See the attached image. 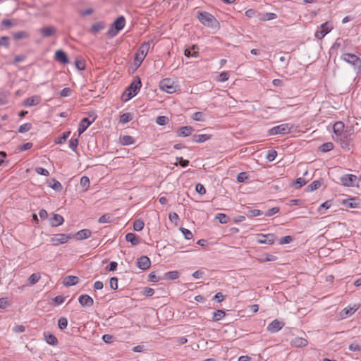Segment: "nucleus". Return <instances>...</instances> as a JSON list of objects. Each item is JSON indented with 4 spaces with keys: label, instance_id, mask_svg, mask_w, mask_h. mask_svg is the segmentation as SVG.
Instances as JSON below:
<instances>
[{
    "label": "nucleus",
    "instance_id": "f257e3e1",
    "mask_svg": "<svg viewBox=\"0 0 361 361\" xmlns=\"http://www.w3.org/2000/svg\"><path fill=\"white\" fill-rule=\"evenodd\" d=\"M141 87V81L140 79L134 80L126 92L122 95L123 101H128L135 96Z\"/></svg>",
    "mask_w": 361,
    "mask_h": 361
},
{
    "label": "nucleus",
    "instance_id": "f03ea898",
    "mask_svg": "<svg viewBox=\"0 0 361 361\" xmlns=\"http://www.w3.org/2000/svg\"><path fill=\"white\" fill-rule=\"evenodd\" d=\"M149 47L150 44L149 42H145L140 46L138 51L135 54L134 64L137 67H139L145 59L149 51Z\"/></svg>",
    "mask_w": 361,
    "mask_h": 361
},
{
    "label": "nucleus",
    "instance_id": "7ed1b4c3",
    "mask_svg": "<svg viewBox=\"0 0 361 361\" xmlns=\"http://www.w3.org/2000/svg\"><path fill=\"white\" fill-rule=\"evenodd\" d=\"M199 20L205 26L214 27L217 25V20L207 12H200L197 16Z\"/></svg>",
    "mask_w": 361,
    "mask_h": 361
},
{
    "label": "nucleus",
    "instance_id": "20e7f679",
    "mask_svg": "<svg viewBox=\"0 0 361 361\" xmlns=\"http://www.w3.org/2000/svg\"><path fill=\"white\" fill-rule=\"evenodd\" d=\"M293 126L289 123H283L271 128L269 130L270 135H284L289 133L293 129Z\"/></svg>",
    "mask_w": 361,
    "mask_h": 361
},
{
    "label": "nucleus",
    "instance_id": "39448f33",
    "mask_svg": "<svg viewBox=\"0 0 361 361\" xmlns=\"http://www.w3.org/2000/svg\"><path fill=\"white\" fill-rule=\"evenodd\" d=\"M334 28V25L330 22H326L320 25L314 33V36L318 39H322L330 32Z\"/></svg>",
    "mask_w": 361,
    "mask_h": 361
},
{
    "label": "nucleus",
    "instance_id": "423d86ee",
    "mask_svg": "<svg viewBox=\"0 0 361 361\" xmlns=\"http://www.w3.org/2000/svg\"><path fill=\"white\" fill-rule=\"evenodd\" d=\"M126 20L124 17L120 16L118 17L115 22L114 23L113 27H111L108 31V35L109 37H113L117 35L118 31L122 30L125 26Z\"/></svg>",
    "mask_w": 361,
    "mask_h": 361
},
{
    "label": "nucleus",
    "instance_id": "0eeeda50",
    "mask_svg": "<svg viewBox=\"0 0 361 361\" xmlns=\"http://www.w3.org/2000/svg\"><path fill=\"white\" fill-rule=\"evenodd\" d=\"M341 59L353 66L355 68H361V60L353 54L344 53L341 55Z\"/></svg>",
    "mask_w": 361,
    "mask_h": 361
},
{
    "label": "nucleus",
    "instance_id": "6e6552de",
    "mask_svg": "<svg viewBox=\"0 0 361 361\" xmlns=\"http://www.w3.org/2000/svg\"><path fill=\"white\" fill-rule=\"evenodd\" d=\"M160 88L167 93H173L177 90L176 82L171 78H165L160 82Z\"/></svg>",
    "mask_w": 361,
    "mask_h": 361
},
{
    "label": "nucleus",
    "instance_id": "1a4fd4ad",
    "mask_svg": "<svg viewBox=\"0 0 361 361\" xmlns=\"http://www.w3.org/2000/svg\"><path fill=\"white\" fill-rule=\"evenodd\" d=\"M71 234H65V233H59L53 235L50 238V242L54 246H58L61 244H65L68 243L71 239Z\"/></svg>",
    "mask_w": 361,
    "mask_h": 361
},
{
    "label": "nucleus",
    "instance_id": "9d476101",
    "mask_svg": "<svg viewBox=\"0 0 361 361\" xmlns=\"http://www.w3.org/2000/svg\"><path fill=\"white\" fill-rule=\"evenodd\" d=\"M341 184L346 187L357 185V177L353 174H345L341 178Z\"/></svg>",
    "mask_w": 361,
    "mask_h": 361
},
{
    "label": "nucleus",
    "instance_id": "9b49d317",
    "mask_svg": "<svg viewBox=\"0 0 361 361\" xmlns=\"http://www.w3.org/2000/svg\"><path fill=\"white\" fill-rule=\"evenodd\" d=\"M275 235L273 233L268 234H257V240L260 244L272 245L275 241Z\"/></svg>",
    "mask_w": 361,
    "mask_h": 361
},
{
    "label": "nucleus",
    "instance_id": "f8f14e48",
    "mask_svg": "<svg viewBox=\"0 0 361 361\" xmlns=\"http://www.w3.org/2000/svg\"><path fill=\"white\" fill-rule=\"evenodd\" d=\"M359 305H354L351 307H347L343 309L338 314L340 319H344L353 315L359 308Z\"/></svg>",
    "mask_w": 361,
    "mask_h": 361
},
{
    "label": "nucleus",
    "instance_id": "ddd939ff",
    "mask_svg": "<svg viewBox=\"0 0 361 361\" xmlns=\"http://www.w3.org/2000/svg\"><path fill=\"white\" fill-rule=\"evenodd\" d=\"M96 118L95 116H93L92 120H89L87 118H84L80 121L78 126V134L80 135L83 132L86 130V129L94 121Z\"/></svg>",
    "mask_w": 361,
    "mask_h": 361
},
{
    "label": "nucleus",
    "instance_id": "4468645a",
    "mask_svg": "<svg viewBox=\"0 0 361 361\" xmlns=\"http://www.w3.org/2000/svg\"><path fill=\"white\" fill-rule=\"evenodd\" d=\"M284 326V323L278 319L271 322L267 326V331L271 333H276L280 331Z\"/></svg>",
    "mask_w": 361,
    "mask_h": 361
},
{
    "label": "nucleus",
    "instance_id": "2eb2a0df",
    "mask_svg": "<svg viewBox=\"0 0 361 361\" xmlns=\"http://www.w3.org/2000/svg\"><path fill=\"white\" fill-rule=\"evenodd\" d=\"M360 204L359 199L353 197L342 201V204L347 208H357Z\"/></svg>",
    "mask_w": 361,
    "mask_h": 361
},
{
    "label": "nucleus",
    "instance_id": "dca6fc26",
    "mask_svg": "<svg viewBox=\"0 0 361 361\" xmlns=\"http://www.w3.org/2000/svg\"><path fill=\"white\" fill-rule=\"evenodd\" d=\"M137 267L142 270L147 269L151 264V262L149 257L142 256L137 259Z\"/></svg>",
    "mask_w": 361,
    "mask_h": 361
},
{
    "label": "nucleus",
    "instance_id": "f3484780",
    "mask_svg": "<svg viewBox=\"0 0 361 361\" xmlns=\"http://www.w3.org/2000/svg\"><path fill=\"white\" fill-rule=\"evenodd\" d=\"M290 345L295 348H303L308 345V341L304 338L297 337L291 341Z\"/></svg>",
    "mask_w": 361,
    "mask_h": 361
},
{
    "label": "nucleus",
    "instance_id": "a211bd4d",
    "mask_svg": "<svg viewBox=\"0 0 361 361\" xmlns=\"http://www.w3.org/2000/svg\"><path fill=\"white\" fill-rule=\"evenodd\" d=\"M78 301L81 305L86 307L92 306L94 302L93 299L90 295L86 294L81 295L78 298Z\"/></svg>",
    "mask_w": 361,
    "mask_h": 361
},
{
    "label": "nucleus",
    "instance_id": "6ab92c4d",
    "mask_svg": "<svg viewBox=\"0 0 361 361\" xmlns=\"http://www.w3.org/2000/svg\"><path fill=\"white\" fill-rule=\"evenodd\" d=\"M41 102L39 96L35 95L25 99L23 102V104L26 106H32L38 104Z\"/></svg>",
    "mask_w": 361,
    "mask_h": 361
},
{
    "label": "nucleus",
    "instance_id": "aec40b11",
    "mask_svg": "<svg viewBox=\"0 0 361 361\" xmlns=\"http://www.w3.org/2000/svg\"><path fill=\"white\" fill-rule=\"evenodd\" d=\"M64 219L62 216L58 214H54L49 219L51 226L56 227L63 224Z\"/></svg>",
    "mask_w": 361,
    "mask_h": 361
},
{
    "label": "nucleus",
    "instance_id": "412c9836",
    "mask_svg": "<svg viewBox=\"0 0 361 361\" xmlns=\"http://www.w3.org/2000/svg\"><path fill=\"white\" fill-rule=\"evenodd\" d=\"M39 32L44 37H48L56 33V28L53 26L44 27L39 30Z\"/></svg>",
    "mask_w": 361,
    "mask_h": 361
},
{
    "label": "nucleus",
    "instance_id": "4be33fe9",
    "mask_svg": "<svg viewBox=\"0 0 361 361\" xmlns=\"http://www.w3.org/2000/svg\"><path fill=\"white\" fill-rule=\"evenodd\" d=\"M55 59L63 64H66L68 63V59L66 53L62 50H57L55 52Z\"/></svg>",
    "mask_w": 361,
    "mask_h": 361
},
{
    "label": "nucleus",
    "instance_id": "5701e85b",
    "mask_svg": "<svg viewBox=\"0 0 361 361\" xmlns=\"http://www.w3.org/2000/svg\"><path fill=\"white\" fill-rule=\"evenodd\" d=\"M193 131V128L191 126H184L180 128L177 131V135L178 137H187L189 136Z\"/></svg>",
    "mask_w": 361,
    "mask_h": 361
},
{
    "label": "nucleus",
    "instance_id": "b1692460",
    "mask_svg": "<svg viewBox=\"0 0 361 361\" xmlns=\"http://www.w3.org/2000/svg\"><path fill=\"white\" fill-rule=\"evenodd\" d=\"M79 282V279L75 276H68L63 279V283L66 286L76 285Z\"/></svg>",
    "mask_w": 361,
    "mask_h": 361
},
{
    "label": "nucleus",
    "instance_id": "393cba45",
    "mask_svg": "<svg viewBox=\"0 0 361 361\" xmlns=\"http://www.w3.org/2000/svg\"><path fill=\"white\" fill-rule=\"evenodd\" d=\"M184 54L186 57H197L198 56V48L196 45H193L191 47L186 49L184 51Z\"/></svg>",
    "mask_w": 361,
    "mask_h": 361
},
{
    "label": "nucleus",
    "instance_id": "a878e982",
    "mask_svg": "<svg viewBox=\"0 0 361 361\" xmlns=\"http://www.w3.org/2000/svg\"><path fill=\"white\" fill-rule=\"evenodd\" d=\"M44 336L46 342L48 344L55 345L58 343V340L54 334H50L49 332H44Z\"/></svg>",
    "mask_w": 361,
    "mask_h": 361
},
{
    "label": "nucleus",
    "instance_id": "bb28decb",
    "mask_svg": "<svg viewBox=\"0 0 361 361\" xmlns=\"http://www.w3.org/2000/svg\"><path fill=\"white\" fill-rule=\"evenodd\" d=\"M211 135L208 134L194 135L192 136V140L197 143H202L211 138Z\"/></svg>",
    "mask_w": 361,
    "mask_h": 361
},
{
    "label": "nucleus",
    "instance_id": "cd10ccee",
    "mask_svg": "<svg viewBox=\"0 0 361 361\" xmlns=\"http://www.w3.org/2000/svg\"><path fill=\"white\" fill-rule=\"evenodd\" d=\"M91 235V231L89 229H82L76 233V237L78 240L87 239Z\"/></svg>",
    "mask_w": 361,
    "mask_h": 361
},
{
    "label": "nucleus",
    "instance_id": "c85d7f7f",
    "mask_svg": "<svg viewBox=\"0 0 361 361\" xmlns=\"http://www.w3.org/2000/svg\"><path fill=\"white\" fill-rule=\"evenodd\" d=\"M307 183V180H306L304 178H298L295 180L293 182L291 185L298 189L302 186H304Z\"/></svg>",
    "mask_w": 361,
    "mask_h": 361
},
{
    "label": "nucleus",
    "instance_id": "c756f323",
    "mask_svg": "<svg viewBox=\"0 0 361 361\" xmlns=\"http://www.w3.org/2000/svg\"><path fill=\"white\" fill-rule=\"evenodd\" d=\"M226 316V312L222 310H218L213 313L212 319L214 322H218Z\"/></svg>",
    "mask_w": 361,
    "mask_h": 361
},
{
    "label": "nucleus",
    "instance_id": "7c9ffc66",
    "mask_svg": "<svg viewBox=\"0 0 361 361\" xmlns=\"http://www.w3.org/2000/svg\"><path fill=\"white\" fill-rule=\"evenodd\" d=\"M120 142L123 145H129L133 144L135 140L130 135H123L120 137Z\"/></svg>",
    "mask_w": 361,
    "mask_h": 361
},
{
    "label": "nucleus",
    "instance_id": "2f4dec72",
    "mask_svg": "<svg viewBox=\"0 0 361 361\" xmlns=\"http://www.w3.org/2000/svg\"><path fill=\"white\" fill-rule=\"evenodd\" d=\"M322 185V181L321 180H314L311 184H310L307 188V192H312L318 189Z\"/></svg>",
    "mask_w": 361,
    "mask_h": 361
},
{
    "label": "nucleus",
    "instance_id": "473e14b6",
    "mask_svg": "<svg viewBox=\"0 0 361 361\" xmlns=\"http://www.w3.org/2000/svg\"><path fill=\"white\" fill-rule=\"evenodd\" d=\"M126 240L130 243L133 245H136L139 243V240L136 235L133 233H129L126 235Z\"/></svg>",
    "mask_w": 361,
    "mask_h": 361
},
{
    "label": "nucleus",
    "instance_id": "72a5a7b5",
    "mask_svg": "<svg viewBox=\"0 0 361 361\" xmlns=\"http://www.w3.org/2000/svg\"><path fill=\"white\" fill-rule=\"evenodd\" d=\"M104 27V26L102 23H96L92 25L91 32L94 34H96L99 32L100 30H103Z\"/></svg>",
    "mask_w": 361,
    "mask_h": 361
},
{
    "label": "nucleus",
    "instance_id": "f704fd0d",
    "mask_svg": "<svg viewBox=\"0 0 361 361\" xmlns=\"http://www.w3.org/2000/svg\"><path fill=\"white\" fill-rule=\"evenodd\" d=\"M216 219H217L219 222L221 224H226L228 222L230 219L225 214L220 213L216 214Z\"/></svg>",
    "mask_w": 361,
    "mask_h": 361
},
{
    "label": "nucleus",
    "instance_id": "c9c22d12",
    "mask_svg": "<svg viewBox=\"0 0 361 361\" xmlns=\"http://www.w3.org/2000/svg\"><path fill=\"white\" fill-rule=\"evenodd\" d=\"M144 225H145V224H144L143 221H142L140 219H137L134 221L133 229L136 231H140L141 230L143 229Z\"/></svg>",
    "mask_w": 361,
    "mask_h": 361
},
{
    "label": "nucleus",
    "instance_id": "e433bc0d",
    "mask_svg": "<svg viewBox=\"0 0 361 361\" xmlns=\"http://www.w3.org/2000/svg\"><path fill=\"white\" fill-rule=\"evenodd\" d=\"M334 145L332 142H326L321 145L320 150L322 152H327L333 149Z\"/></svg>",
    "mask_w": 361,
    "mask_h": 361
},
{
    "label": "nucleus",
    "instance_id": "4c0bfd02",
    "mask_svg": "<svg viewBox=\"0 0 361 361\" xmlns=\"http://www.w3.org/2000/svg\"><path fill=\"white\" fill-rule=\"evenodd\" d=\"M70 134H71L70 131L63 133L61 136L59 137L56 140L55 143L56 144H62V143H63L68 139V137H69Z\"/></svg>",
    "mask_w": 361,
    "mask_h": 361
},
{
    "label": "nucleus",
    "instance_id": "58836bf2",
    "mask_svg": "<svg viewBox=\"0 0 361 361\" xmlns=\"http://www.w3.org/2000/svg\"><path fill=\"white\" fill-rule=\"evenodd\" d=\"M58 326L61 330L65 329L68 326V320L65 317H60L58 320Z\"/></svg>",
    "mask_w": 361,
    "mask_h": 361
},
{
    "label": "nucleus",
    "instance_id": "ea45409f",
    "mask_svg": "<svg viewBox=\"0 0 361 361\" xmlns=\"http://www.w3.org/2000/svg\"><path fill=\"white\" fill-rule=\"evenodd\" d=\"M32 128V124L30 123H26L21 125L19 127L18 132L20 133H24L29 131Z\"/></svg>",
    "mask_w": 361,
    "mask_h": 361
},
{
    "label": "nucleus",
    "instance_id": "a19ab883",
    "mask_svg": "<svg viewBox=\"0 0 361 361\" xmlns=\"http://www.w3.org/2000/svg\"><path fill=\"white\" fill-rule=\"evenodd\" d=\"M40 276L39 274H32L30 276L28 281L31 285H34L39 281Z\"/></svg>",
    "mask_w": 361,
    "mask_h": 361
},
{
    "label": "nucleus",
    "instance_id": "79ce46f5",
    "mask_svg": "<svg viewBox=\"0 0 361 361\" xmlns=\"http://www.w3.org/2000/svg\"><path fill=\"white\" fill-rule=\"evenodd\" d=\"M180 230L181 233H183V235H184L185 239L190 240V239L192 238L193 235L190 231H189L188 229H186L185 228H180Z\"/></svg>",
    "mask_w": 361,
    "mask_h": 361
},
{
    "label": "nucleus",
    "instance_id": "37998d69",
    "mask_svg": "<svg viewBox=\"0 0 361 361\" xmlns=\"http://www.w3.org/2000/svg\"><path fill=\"white\" fill-rule=\"evenodd\" d=\"M333 129L336 134H339L343 129V124L341 122H337L334 125Z\"/></svg>",
    "mask_w": 361,
    "mask_h": 361
},
{
    "label": "nucleus",
    "instance_id": "c03bdc74",
    "mask_svg": "<svg viewBox=\"0 0 361 361\" xmlns=\"http://www.w3.org/2000/svg\"><path fill=\"white\" fill-rule=\"evenodd\" d=\"M132 119V116L129 113L123 114L120 117V122L122 123H126Z\"/></svg>",
    "mask_w": 361,
    "mask_h": 361
},
{
    "label": "nucleus",
    "instance_id": "a18cd8bd",
    "mask_svg": "<svg viewBox=\"0 0 361 361\" xmlns=\"http://www.w3.org/2000/svg\"><path fill=\"white\" fill-rule=\"evenodd\" d=\"M156 122L160 126H164L169 122V118L166 116H160L157 118Z\"/></svg>",
    "mask_w": 361,
    "mask_h": 361
},
{
    "label": "nucleus",
    "instance_id": "49530a36",
    "mask_svg": "<svg viewBox=\"0 0 361 361\" xmlns=\"http://www.w3.org/2000/svg\"><path fill=\"white\" fill-rule=\"evenodd\" d=\"M192 118L197 121H202L204 120V114L202 112H195L192 115Z\"/></svg>",
    "mask_w": 361,
    "mask_h": 361
},
{
    "label": "nucleus",
    "instance_id": "de8ad7c7",
    "mask_svg": "<svg viewBox=\"0 0 361 361\" xmlns=\"http://www.w3.org/2000/svg\"><path fill=\"white\" fill-rule=\"evenodd\" d=\"M80 185L87 190L90 186V179L87 176H82L80 179Z\"/></svg>",
    "mask_w": 361,
    "mask_h": 361
},
{
    "label": "nucleus",
    "instance_id": "09e8293b",
    "mask_svg": "<svg viewBox=\"0 0 361 361\" xmlns=\"http://www.w3.org/2000/svg\"><path fill=\"white\" fill-rule=\"evenodd\" d=\"M13 37L16 39H20L28 37V34L25 31H20L15 33L13 35Z\"/></svg>",
    "mask_w": 361,
    "mask_h": 361
},
{
    "label": "nucleus",
    "instance_id": "8fccbe9b",
    "mask_svg": "<svg viewBox=\"0 0 361 361\" xmlns=\"http://www.w3.org/2000/svg\"><path fill=\"white\" fill-rule=\"evenodd\" d=\"M277 156V152L276 150H269L267 154V159L269 161H274Z\"/></svg>",
    "mask_w": 361,
    "mask_h": 361
},
{
    "label": "nucleus",
    "instance_id": "3c124183",
    "mask_svg": "<svg viewBox=\"0 0 361 361\" xmlns=\"http://www.w3.org/2000/svg\"><path fill=\"white\" fill-rule=\"evenodd\" d=\"M168 279L173 280L178 277V272L176 271H169L165 274Z\"/></svg>",
    "mask_w": 361,
    "mask_h": 361
},
{
    "label": "nucleus",
    "instance_id": "603ef678",
    "mask_svg": "<svg viewBox=\"0 0 361 361\" xmlns=\"http://www.w3.org/2000/svg\"><path fill=\"white\" fill-rule=\"evenodd\" d=\"M229 78V74L227 72H222L219 74L218 81L219 82H226Z\"/></svg>",
    "mask_w": 361,
    "mask_h": 361
},
{
    "label": "nucleus",
    "instance_id": "864d4df0",
    "mask_svg": "<svg viewBox=\"0 0 361 361\" xmlns=\"http://www.w3.org/2000/svg\"><path fill=\"white\" fill-rule=\"evenodd\" d=\"M247 178H248V176L245 172H241V173H238V175L237 176V180L239 183L245 182L246 180H247Z\"/></svg>",
    "mask_w": 361,
    "mask_h": 361
},
{
    "label": "nucleus",
    "instance_id": "5fc2aeb1",
    "mask_svg": "<svg viewBox=\"0 0 361 361\" xmlns=\"http://www.w3.org/2000/svg\"><path fill=\"white\" fill-rule=\"evenodd\" d=\"M110 287L113 290L118 288V279L116 277H112L109 281Z\"/></svg>",
    "mask_w": 361,
    "mask_h": 361
},
{
    "label": "nucleus",
    "instance_id": "6e6d98bb",
    "mask_svg": "<svg viewBox=\"0 0 361 361\" xmlns=\"http://www.w3.org/2000/svg\"><path fill=\"white\" fill-rule=\"evenodd\" d=\"M35 171L37 173L39 174V175H43L44 176H49V171L42 168V167H37L35 169Z\"/></svg>",
    "mask_w": 361,
    "mask_h": 361
},
{
    "label": "nucleus",
    "instance_id": "4d7b16f0",
    "mask_svg": "<svg viewBox=\"0 0 361 361\" xmlns=\"http://www.w3.org/2000/svg\"><path fill=\"white\" fill-rule=\"evenodd\" d=\"M349 350L354 352H360L361 351V345L355 343H351L349 345Z\"/></svg>",
    "mask_w": 361,
    "mask_h": 361
},
{
    "label": "nucleus",
    "instance_id": "13d9d810",
    "mask_svg": "<svg viewBox=\"0 0 361 361\" xmlns=\"http://www.w3.org/2000/svg\"><path fill=\"white\" fill-rule=\"evenodd\" d=\"M195 190L200 195H204L206 193V189L201 183H197L196 185Z\"/></svg>",
    "mask_w": 361,
    "mask_h": 361
},
{
    "label": "nucleus",
    "instance_id": "bf43d9fd",
    "mask_svg": "<svg viewBox=\"0 0 361 361\" xmlns=\"http://www.w3.org/2000/svg\"><path fill=\"white\" fill-rule=\"evenodd\" d=\"M276 18V14L273 13H266L264 14L263 17L261 18L262 20H269L274 19Z\"/></svg>",
    "mask_w": 361,
    "mask_h": 361
},
{
    "label": "nucleus",
    "instance_id": "052dcab7",
    "mask_svg": "<svg viewBox=\"0 0 361 361\" xmlns=\"http://www.w3.org/2000/svg\"><path fill=\"white\" fill-rule=\"evenodd\" d=\"M25 330V328L24 326L20 324H16L13 328V331L16 333H22L24 332Z\"/></svg>",
    "mask_w": 361,
    "mask_h": 361
},
{
    "label": "nucleus",
    "instance_id": "680f3d73",
    "mask_svg": "<svg viewBox=\"0 0 361 361\" xmlns=\"http://www.w3.org/2000/svg\"><path fill=\"white\" fill-rule=\"evenodd\" d=\"M149 281L151 282H157L160 280V278L157 276L155 272H151L149 276Z\"/></svg>",
    "mask_w": 361,
    "mask_h": 361
},
{
    "label": "nucleus",
    "instance_id": "e2e57ef3",
    "mask_svg": "<svg viewBox=\"0 0 361 361\" xmlns=\"http://www.w3.org/2000/svg\"><path fill=\"white\" fill-rule=\"evenodd\" d=\"M279 212V207H273L267 212L266 216H273V215L277 214Z\"/></svg>",
    "mask_w": 361,
    "mask_h": 361
},
{
    "label": "nucleus",
    "instance_id": "0e129e2a",
    "mask_svg": "<svg viewBox=\"0 0 361 361\" xmlns=\"http://www.w3.org/2000/svg\"><path fill=\"white\" fill-rule=\"evenodd\" d=\"M78 145V139H71L69 142V147L71 148L73 151H75L77 148V146Z\"/></svg>",
    "mask_w": 361,
    "mask_h": 361
},
{
    "label": "nucleus",
    "instance_id": "69168bd1",
    "mask_svg": "<svg viewBox=\"0 0 361 361\" xmlns=\"http://www.w3.org/2000/svg\"><path fill=\"white\" fill-rule=\"evenodd\" d=\"M99 223L104 224L110 221V216L107 214L102 215L98 220Z\"/></svg>",
    "mask_w": 361,
    "mask_h": 361
},
{
    "label": "nucleus",
    "instance_id": "338daca9",
    "mask_svg": "<svg viewBox=\"0 0 361 361\" xmlns=\"http://www.w3.org/2000/svg\"><path fill=\"white\" fill-rule=\"evenodd\" d=\"M71 92V90L69 87H65L61 91L60 95L63 97H68Z\"/></svg>",
    "mask_w": 361,
    "mask_h": 361
},
{
    "label": "nucleus",
    "instance_id": "774afa93",
    "mask_svg": "<svg viewBox=\"0 0 361 361\" xmlns=\"http://www.w3.org/2000/svg\"><path fill=\"white\" fill-rule=\"evenodd\" d=\"M8 305L9 302L7 298H0V308H6Z\"/></svg>",
    "mask_w": 361,
    "mask_h": 361
}]
</instances>
